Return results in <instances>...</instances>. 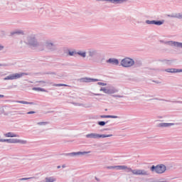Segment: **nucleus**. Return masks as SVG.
<instances>
[{
	"label": "nucleus",
	"instance_id": "nucleus-1",
	"mask_svg": "<svg viewBox=\"0 0 182 182\" xmlns=\"http://www.w3.org/2000/svg\"><path fill=\"white\" fill-rule=\"evenodd\" d=\"M28 75L27 73H14L11 74L10 75H8L7 77L4 78V80H15L16 79H21L22 76H25Z\"/></svg>",
	"mask_w": 182,
	"mask_h": 182
},
{
	"label": "nucleus",
	"instance_id": "nucleus-2",
	"mask_svg": "<svg viewBox=\"0 0 182 182\" xmlns=\"http://www.w3.org/2000/svg\"><path fill=\"white\" fill-rule=\"evenodd\" d=\"M121 65L124 68H131L134 65V60L130 58H125L121 61Z\"/></svg>",
	"mask_w": 182,
	"mask_h": 182
},
{
	"label": "nucleus",
	"instance_id": "nucleus-3",
	"mask_svg": "<svg viewBox=\"0 0 182 182\" xmlns=\"http://www.w3.org/2000/svg\"><path fill=\"white\" fill-rule=\"evenodd\" d=\"M151 171H154L157 174H163L166 171V166L164 165H158L156 166H152L151 167Z\"/></svg>",
	"mask_w": 182,
	"mask_h": 182
},
{
	"label": "nucleus",
	"instance_id": "nucleus-4",
	"mask_svg": "<svg viewBox=\"0 0 182 182\" xmlns=\"http://www.w3.org/2000/svg\"><path fill=\"white\" fill-rule=\"evenodd\" d=\"M128 171H132V174L134 176H149V172L145 170L141 169H132V168H128Z\"/></svg>",
	"mask_w": 182,
	"mask_h": 182
},
{
	"label": "nucleus",
	"instance_id": "nucleus-5",
	"mask_svg": "<svg viewBox=\"0 0 182 182\" xmlns=\"http://www.w3.org/2000/svg\"><path fill=\"white\" fill-rule=\"evenodd\" d=\"M112 136H113L112 134H109V135H106V134H88L86 135V137L87 139H105V137H112Z\"/></svg>",
	"mask_w": 182,
	"mask_h": 182
},
{
	"label": "nucleus",
	"instance_id": "nucleus-6",
	"mask_svg": "<svg viewBox=\"0 0 182 182\" xmlns=\"http://www.w3.org/2000/svg\"><path fill=\"white\" fill-rule=\"evenodd\" d=\"M6 142L13 144L20 143L21 144H26V141L20 140L18 139H6Z\"/></svg>",
	"mask_w": 182,
	"mask_h": 182
},
{
	"label": "nucleus",
	"instance_id": "nucleus-7",
	"mask_svg": "<svg viewBox=\"0 0 182 182\" xmlns=\"http://www.w3.org/2000/svg\"><path fill=\"white\" fill-rule=\"evenodd\" d=\"M107 63H111L112 65H119V60L114 58H109L107 60Z\"/></svg>",
	"mask_w": 182,
	"mask_h": 182
},
{
	"label": "nucleus",
	"instance_id": "nucleus-8",
	"mask_svg": "<svg viewBox=\"0 0 182 182\" xmlns=\"http://www.w3.org/2000/svg\"><path fill=\"white\" fill-rule=\"evenodd\" d=\"M108 168H119V170H129L127 166H109Z\"/></svg>",
	"mask_w": 182,
	"mask_h": 182
},
{
	"label": "nucleus",
	"instance_id": "nucleus-9",
	"mask_svg": "<svg viewBox=\"0 0 182 182\" xmlns=\"http://www.w3.org/2000/svg\"><path fill=\"white\" fill-rule=\"evenodd\" d=\"M166 72H168V73H177L178 72H182V70H177L176 68H169L166 70Z\"/></svg>",
	"mask_w": 182,
	"mask_h": 182
},
{
	"label": "nucleus",
	"instance_id": "nucleus-10",
	"mask_svg": "<svg viewBox=\"0 0 182 182\" xmlns=\"http://www.w3.org/2000/svg\"><path fill=\"white\" fill-rule=\"evenodd\" d=\"M5 137H19V135L13 133V132H8L4 134Z\"/></svg>",
	"mask_w": 182,
	"mask_h": 182
},
{
	"label": "nucleus",
	"instance_id": "nucleus-11",
	"mask_svg": "<svg viewBox=\"0 0 182 182\" xmlns=\"http://www.w3.org/2000/svg\"><path fill=\"white\" fill-rule=\"evenodd\" d=\"M102 119H117V116L113 115H102L101 116Z\"/></svg>",
	"mask_w": 182,
	"mask_h": 182
},
{
	"label": "nucleus",
	"instance_id": "nucleus-12",
	"mask_svg": "<svg viewBox=\"0 0 182 182\" xmlns=\"http://www.w3.org/2000/svg\"><path fill=\"white\" fill-rule=\"evenodd\" d=\"M147 23H151V24H154V25H163V22L156 21H147Z\"/></svg>",
	"mask_w": 182,
	"mask_h": 182
},
{
	"label": "nucleus",
	"instance_id": "nucleus-13",
	"mask_svg": "<svg viewBox=\"0 0 182 182\" xmlns=\"http://www.w3.org/2000/svg\"><path fill=\"white\" fill-rule=\"evenodd\" d=\"M29 45H31V46H36V41L35 40V38H31L29 40Z\"/></svg>",
	"mask_w": 182,
	"mask_h": 182
},
{
	"label": "nucleus",
	"instance_id": "nucleus-14",
	"mask_svg": "<svg viewBox=\"0 0 182 182\" xmlns=\"http://www.w3.org/2000/svg\"><path fill=\"white\" fill-rule=\"evenodd\" d=\"M87 152H73L71 154H68V156H77V154H86Z\"/></svg>",
	"mask_w": 182,
	"mask_h": 182
},
{
	"label": "nucleus",
	"instance_id": "nucleus-15",
	"mask_svg": "<svg viewBox=\"0 0 182 182\" xmlns=\"http://www.w3.org/2000/svg\"><path fill=\"white\" fill-rule=\"evenodd\" d=\"M56 179L53 177L46 178V182H55Z\"/></svg>",
	"mask_w": 182,
	"mask_h": 182
},
{
	"label": "nucleus",
	"instance_id": "nucleus-16",
	"mask_svg": "<svg viewBox=\"0 0 182 182\" xmlns=\"http://www.w3.org/2000/svg\"><path fill=\"white\" fill-rule=\"evenodd\" d=\"M33 90H36V92H46V90L41 87H33Z\"/></svg>",
	"mask_w": 182,
	"mask_h": 182
},
{
	"label": "nucleus",
	"instance_id": "nucleus-17",
	"mask_svg": "<svg viewBox=\"0 0 182 182\" xmlns=\"http://www.w3.org/2000/svg\"><path fill=\"white\" fill-rule=\"evenodd\" d=\"M16 103H21V105H33V102H28L26 101H16Z\"/></svg>",
	"mask_w": 182,
	"mask_h": 182
},
{
	"label": "nucleus",
	"instance_id": "nucleus-18",
	"mask_svg": "<svg viewBox=\"0 0 182 182\" xmlns=\"http://www.w3.org/2000/svg\"><path fill=\"white\" fill-rule=\"evenodd\" d=\"M110 2H112V4H114V2H117V4L122 3V2H126V0H109Z\"/></svg>",
	"mask_w": 182,
	"mask_h": 182
},
{
	"label": "nucleus",
	"instance_id": "nucleus-19",
	"mask_svg": "<svg viewBox=\"0 0 182 182\" xmlns=\"http://www.w3.org/2000/svg\"><path fill=\"white\" fill-rule=\"evenodd\" d=\"M97 82L96 79L84 78V82Z\"/></svg>",
	"mask_w": 182,
	"mask_h": 182
},
{
	"label": "nucleus",
	"instance_id": "nucleus-20",
	"mask_svg": "<svg viewBox=\"0 0 182 182\" xmlns=\"http://www.w3.org/2000/svg\"><path fill=\"white\" fill-rule=\"evenodd\" d=\"M77 55H80V56H82V58H86V53L80 51L77 53Z\"/></svg>",
	"mask_w": 182,
	"mask_h": 182
},
{
	"label": "nucleus",
	"instance_id": "nucleus-21",
	"mask_svg": "<svg viewBox=\"0 0 182 182\" xmlns=\"http://www.w3.org/2000/svg\"><path fill=\"white\" fill-rule=\"evenodd\" d=\"M173 45L175 46H178V48H182V43H178V42H174Z\"/></svg>",
	"mask_w": 182,
	"mask_h": 182
},
{
	"label": "nucleus",
	"instance_id": "nucleus-22",
	"mask_svg": "<svg viewBox=\"0 0 182 182\" xmlns=\"http://www.w3.org/2000/svg\"><path fill=\"white\" fill-rule=\"evenodd\" d=\"M46 48H48V49H51V46H53V44L52 43H47L46 45Z\"/></svg>",
	"mask_w": 182,
	"mask_h": 182
},
{
	"label": "nucleus",
	"instance_id": "nucleus-23",
	"mask_svg": "<svg viewBox=\"0 0 182 182\" xmlns=\"http://www.w3.org/2000/svg\"><path fill=\"white\" fill-rule=\"evenodd\" d=\"M171 124H173L164 123V124H161V126L164 127H168V126H171Z\"/></svg>",
	"mask_w": 182,
	"mask_h": 182
},
{
	"label": "nucleus",
	"instance_id": "nucleus-24",
	"mask_svg": "<svg viewBox=\"0 0 182 182\" xmlns=\"http://www.w3.org/2000/svg\"><path fill=\"white\" fill-rule=\"evenodd\" d=\"M98 124H99L100 126H105V124H106V122H103V121L99 122H98Z\"/></svg>",
	"mask_w": 182,
	"mask_h": 182
},
{
	"label": "nucleus",
	"instance_id": "nucleus-25",
	"mask_svg": "<svg viewBox=\"0 0 182 182\" xmlns=\"http://www.w3.org/2000/svg\"><path fill=\"white\" fill-rule=\"evenodd\" d=\"M55 86H57V87L68 86V85H66V84H57V85H55Z\"/></svg>",
	"mask_w": 182,
	"mask_h": 182
},
{
	"label": "nucleus",
	"instance_id": "nucleus-26",
	"mask_svg": "<svg viewBox=\"0 0 182 182\" xmlns=\"http://www.w3.org/2000/svg\"><path fill=\"white\" fill-rule=\"evenodd\" d=\"M100 90L102 92H104L105 93H107V89H106V88H102Z\"/></svg>",
	"mask_w": 182,
	"mask_h": 182
},
{
	"label": "nucleus",
	"instance_id": "nucleus-27",
	"mask_svg": "<svg viewBox=\"0 0 182 182\" xmlns=\"http://www.w3.org/2000/svg\"><path fill=\"white\" fill-rule=\"evenodd\" d=\"M34 113H35V111H31L27 112V114H34Z\"/></svg>",
	"mask_w": 182,
	"mask_h": 182
},
{
	"label": "nucleus",
	"instance_id": "nucleus-28",
	"mask_svg": "<svg viewBox=\"0 0 182 182\" xmlns=\"http://www.w3.org/2000/svg\"><path fill=\"white\" fill-rule=\"evenodd\" d=\"M29 179H31V178H22L20 180L21 181H23V180H29Z\"/></svg>",
	"mask_w": 182,
	"mask_h": 182
},
{
	"label": "nucleus",
	"instance_id": "nucleus-29",
	"mask_svg": "<svg viewBox=\"0 0 182 182\" xmlns=\"http://www.w3.org/2000/svg\"><path fill=\"white\" fill-rule=\"evenodd\" d=\"M37 83H41V85H45V83H46V82H45V81H38V82H37Z\"/></svg>",
	"mask_w": 182,
	"mask_h": 182
},
{
	"label": "nucleus",
	"instance_id": "nucleus-30",
	"mask_svg": "<svg viewBox=\"0 0 182 182\" xmlns=\"http://www.w3.org/2000/svg\"><path fill=\"white\" fill-rule=\"evenodd\" d=\"M70 56H73L75 55V52H69Z\"/></svg>",
	"mask_w": 182,
	"mask_h": 182
},
{
	"label": "nucleus",
	"instance_id": "nucleus-31",
	"mask_svg": "<svg viewBox=\"0 0 182 182\" xmlns=\"http://www.w3.org/2000/svg\"><path fill=\"white\" fill-rule=\"evenodd\" d=\"M0 141L4 143V142L6 141V139H0Z\"/></svg>",
	"mask_w": 182,
	"mask_h": 182
},
{
	"label": "nucleus",
	"instance_id": "nucleus-32",
	"mask_svg": "<svg viewBox=\"0 0 182 182\" xmlns=\"http://www.w3.org/2000/svg\"><path fill=\"white\" fill-rule=\"evenodd\" d=\"M45 122H38V124H43Z\"/></svg>",
	"mask_w": 182,
	"mask_h": 182
},
{
	"label": "nucleus",
	"instance_id": "nucleus-33",
	"mask_svg": "<svg viewBox=\"0 0 182 182\" xmlns=\"http://www.w3.org/2000/svg\"><path fill=\"white\" fill-rule=\"evenodd\" d=\"M1 49H4V47L0 46V50H1Z\"/></svg>",
	"mask_w": 182,
	"mask_h": 182
},
{
	"label": "nucleus",
	"instance_id": "nucleus-34",
	"mask_svg": "<svg viewBox=\"0 0 182 182\" xmlns=\"http://www.w3.org/2000/svg\"><path fill=\"white\" fill-rule=\"evenodd\" d=\"M39 50H43V48H39Z\"/></svg>",
	"mask_w": 182,
	"mask_h": 182
},
{
	"label": "nucleus",
	"instance_id": "nucleus-35",
	"mask_svg": "<svg viewBox=\"0 0 182 182\" xmlns=\"http://www.w3.org/2000/svg\"><path fill=\"white\" fill-rule=\"evenodd\" d=\"M90 56H93V54H92V53H90Z\"/></svg>",
	"mask_w": 182,
	"mask_h": 182
},
{
	"label": "nucleus",
	"instance_id": "nucleus-36",
	"mask_svg": "<svg viewBox=\"0 0 182 182\" xmlns=\"http://www.w3.org/2000/svg\"><path fill=\"white\" fill-rule=\"evenodd\" d=\"M0 97H4V96L2 95H0Z\"/></svg>",
	"mask_w": 182,
	"mask_h": 182
},
{
	"label": "nucleus",
	"instance_id": "nucleus-37",
	"mask_svg": "<svg viewBox=\"0 0 182 182\" xmlns=\"http://www.w3.org/2000/svg\"><path fill=\"white\" fill-rule=\"evenodd\" d=\"M178 18H182V16H178Z\"/></svg>",
	"mask_w": 182,
	"mask_h": 182
},
{
	"label": "nucleus",
	"instance_id": "nucleus-38",
	"mask_svg": "<svg viewBox=\"0 0 182 182\" xmlns=\"http://www.w3.org/2000/svg\"><path fill=\"white\" fill-rule=\"evenodd\" d=\"M58 168H60V166H58Z\"/></svg>",
	"mask_w": 182,
	"mask_h": 182
},
{
	"label": "nucleus",
	"instance_id": "nucleus-39",
	"mask_svg": "<svg viewBox=\"0 0 182 182\" xmlns=\"http://www.w3.org/2000/svg\"><path fill=\"white\" fill-rule=\"evenodd\" d=\"M0 66H1V65L0 64Z\"/></svg>",
	"mask_w": 182,
	"mask_h": 182
}]
</instances>
